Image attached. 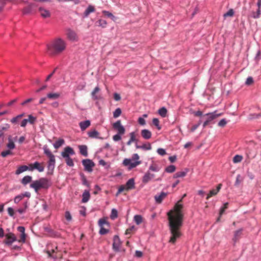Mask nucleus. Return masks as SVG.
Wrapping results in <instances>:
<instances>
[{
  "mask_svg": "<svg viewBox=\"0 0 261 261\" xmlns=\"http://www.w3.org/2000/svg\"><path fill=\"white\" fill-rule=\"evenodd\" d=\"M186 196V194H184L181 199L175 204L173 209L167 213L171 233L169 242L173 244L175 243L176 240L179 238L181 235L180 230L182 225L184 219L183 205L181 203L182 199Z\"/></svg>",
  "mask_w": 261,
  "mask_h": 261,
  "instance_id": "1",
  "label": "nucleus"
},
{
  "mask_svg": "<svg viewBox=\"0 0 261 261\" xmlns=\"http://www.w3.org/2000/svg\"><path fill=\"white\" fill-rule=\"evenodd\" d=\"M66 43L61 38H57L47 45V51L51 56H55L63 52L66 48Z\"/></svg>",
  "mask_w": 261,
  "mask_h": 261,
  "instance_id": "2",
  "label": "nucleus"
},
{
  "mask_svg": "<svg viewBox=\"0 0 261 261\" xmlns=\"http://www.w3.org/2000/svg\"><path fill=\"white\" fill-rule=\"evenodd\" d=\"M50 186L49 180L45 178H41L30 185V187L38 192L40 189H47Z\"/></svg>",
  "mask_w": 261,
  "mask_h": 261,
  "instance_id": "3",
  "label": "nucleus"
},
{
  "mask_svg": "<svg viewBox=\"0 0 261 261\" xmlns=\"http://www.w3.org/2000/svg\"><path fill=\"white\" fill-rule=\"evenodd\" d=\"M139 156L137 153H135L132 156V159H125L123 161V164L125 166H129V169H133L138 165H140L141 163L139 161Z\"/></svg>",
  "mask_w": 261,
  "mask_h": 261,
  "instance_id": "4",
  "label": "nucleus"
},
{
  "mask_svg": "<svg viewBox=\"0 0 261 261\" xmlns=\"http://www.w3.org/2000/svg\"><path fill=\"white\" fill-rule=\"evenodd\" d=\"M135 188V180L134 178L129 179L124 185H121L119 188L118 192L116 194V195L118 196L121 192L126 191H128L130 190L133 189Z\"/></svg>",
  "mask_w": 261,
  "mask_h": 261,
  "instance_id": "5",
  "label": "nucleus"
},
{
  "mask_svg": "<svg viewBox=\"0 0 261 261\" xmlns=\"http://www.w3.org/2000/svg\"><path fill=\"white\" fill-rule=\"evenodd\" d=\"M222 113H217L216 111L212 113H207L203 115V116H206V119L203 124V127H205L212 120L217 118V117L221 116Z\"/></svg>",
  "mask_w": 261,
  "mask_h": 261,
  "instance_id": "6",
  "label": "nucleus"
},
{
  "mask_svg": "<svg viewBox=\"0 0 261 261\" xmlns=\"http://www.w3.org/2000/svg\"><path fill=\"white\" fill-rule=\"evenodd\" d=\"M82 163L86 171L90 172L92 171V168L95 165L93 162L89 159H85L82 161Z\"/></svg>",
  "mask_w": 261,
  "mask_h": 261,
  "instance_id": "7",
  "label": "nucleus"
},
{
  "mask_svg": "<svg viewBox=\"0 0 261 261\" xmlns=\"http://www.w3.org/2000/svg\"><path fill=\"white\" fill-rule=\"evenodd\" d=\"M36 119V117H34L32 115H29L28 119H24L22 120L20 123V126L22 127H24L26 126L28 123L33 124L35 123Z\"/></svg>",
  "mask_w": 261,
  "mask_h": 261,
  "instance_id": "8",
  "label": "nucleus"
},
{
  "mask_svg": "<svg viewBox=\"0 0 261 261\" xmlns=\"http://www.w3.org/2000/svg\"><path fill=\"white\" fill-rule=\"evenodd\" d=\"M75 154L73 149L69 146H67L64 148L63 151L61 153V155L63 158L70 157V155H72Z\"/></svg>",
  "mask_w": 261,
  "mask_h": 261,
  "instance_id": "9",
  "label": "nucleus"
},
{
  "mask_svg": "<svg viewBox=\"0 0 261 261\" xmlns=\"http://www.w3.org/2000/svg\"><path fill=\"white\" fill-rule=\"evenodd\" d=\"M113 127L114 129L118 131V133L120 135H123L125 133V128L121 125V121L118 120L113 124Z\"/></svg>",
  "mask_w": 261,
  "mask_h": 261,
  "instance_id": "10",
  "label": "nucleus"
},
{
  "mask_svg": "<svg viewBox=\"0 0 261 261\" xmlns=\"http://www.w3.org/2000/svg\"><path fill=\"white\" fill-rule=\"evenodd\" d=\"M43 164V163L40 164L37 162H35L34 164H31L29 165V166L31 167L30 170L37 169L39 172H43L44 169Z\"/></svg>",
  "mask_w": 261,
  "mask_h": 261,
  "instance_id": "11",
  "label": "nucleus"
},
{
  "mask_svg": "<svg viewBox=\"0 0 261 261\" xmlns=\"http://www.w3.org/2000/svg\"><path fill=\"white\" fill-rule=\"evenodd\" d=\"M6 240L5 241V243L8 245H10L13 243L14 242L16 241V238L14 234L13 233L10 232L8 233H7L5 235Z\"/></svg>",
  "mask_w": 261,
  "mask_h": 261,
  "instance_id": "12",
  "label": "nucleus"
},
{
  "mask_svg": "<svg viewBox=\"0 0 261 261\" xmlns=\"http://www.w3.org/2000/svg\"><path fill=\"white\" fill-rule=\"evenodd\" d=\"M121 244V242L117 235L115 236L113 238V248L116 251H119V248Z\"/></svg>",
  "mask_w": 261,
  "mask_h": 261,
  "instance_id": "13",
  "label": "nucleus"
},
{
  "mask_svg": "<svg viewBox=\"0 0 261 261\" xmlns=\"http://www.w3.org/2000/svg\"><path fill=\"white\" fill-rule=\"evenodd\" d=\"M67 38L71 41H76L77 40V36L76 33L73 30L69 29L67 30L66 33Z\"/></svg>",
  "mask_w": 261,
  "mask_h": 261,
  "instance_id": "14",
  "label": "nucleus"
},
{
  "mask_svg": "<svg viewBox=\"0 0 261 261\" xmlns=\"http://www.w3.org/2000/svg\"><path fill=\"white\" fill-rule=\"evenodd\" d=\"M44 153L47 156L49 159L48 162H56L55 156L51 153L50 150L46 147L43 148Z\"/></svg>",
  "mask_w": 261,
  "mask_h": 261,
  "instance_id": "15",
  "label": "nucleus"
},
{
  "mask_svg": "<svg viewBox=\"0 0 261 261\" xmlns=\"http://www.w3.org/2000/svg\"><path fill=\"white\" fill-rule=\"evenodd\" d=\"M17 137H15L14 139L12 138V136H9L8 138V143L7 144V147L10 149L12 150L15 148V145L14 141L16 140Z\"/></svg>",
  "mask_w": 261,
  "mask_h": 261,
  "instance_id": "16",
  "label": "nucleus"
},
{
  "mask_svg": "<svg viewBox=\"0 0 261 261\" xmlns=\"http://www.w3.org/2000/svg\"><path fill=\"white\" fill-rule=\"evenodd\" d=\"M222 187V184H219L216 189H213L210 191V193L207 194L206 199H208L212 196H215L219 192Z\"/></svg>",
  "mask_w": 261,
  "mask_h": 261,
  "instance_id": "17",
  "label": "nucleus"
},
{
  "mask_svg": "<svg viewBox=\"0 0 261 261\" xmlns=\"http://www.w3.org/2000/svg\"><path fill=\"white\" fill-rule=\"evenodd\" d=\"M154 177V174H151L149 171H148L143 176L142 178V182L144 184H147Z\"/></svg>",
  "mask_w": 261,
  "mask_h": 261,
  "instance_id": "18",
  "label": "nucleus"
},
{
  "mask_svg": "<svg viewBox=\"0 0 261 261\" xmlns=\"http://www.w3.org/2000/svg\"><path fill=\"white\" fill-rule=\"evenodd\" d=\"M167 196V193L162 192L160 195H156L154 196L155 202L157 203H161L163 200Z\"/></svg>",
  "mask_w": 261,
  "mask_h": 261,
  "instance_id": "19",
  "label": "nucleus"
},
{
  "mask_svg": "<svg viewBox=\"0 0 261 261\" xmlns=\"http://www.w3.org/2000/svg\"><path fill=\"white\" fill-rule=\"evenodd\" d=\"M141 135L143 138L146 140H148L151 138L152 133L148 129H144L141 130Z\"/></svg>",
  "mask_w": 261,
  "mask_h": 261,
  "instance_id": "20",
  "label": "nucleus"
},
{
  "mask_svg": "<svg viewBox=\"0 0 261 261\" xmlns=\"http://www.w3.org/2000/svg\"><path fill=\"white\" fill-rule=\"evenodd\" d=\"M39 11L41 16L44 18H48L50 16V12L43 8H39Z\"/></svg>",
  "mask_w": 261,
  "mask_h": 261,
  "instance_id": "21",
  "label": "nucleus"
},
{
  "mask_svg": "<svg viewBox=\"0 0 261 261\" xmlns=\"http://www.w3.org/2000/svg\"><path fill=\"white\" fill-rule=\"evenodd\" d=\"M25 116V113H22L21 114H20L16 116L13 117L10 120V122L12 124H17L18 122L19 121V120Z\"/></svg>",
  "mask_w": 261,
  "mask_h": 261,
  "instance_id": "22",
  "label": "nucleus"
},
{
  "mask_svg": "<svg viewBox=\"0 0 261 261\" xmlns=\"http://www.w3.org/2000/svg\"><path fill=\"white\" fill-rule=\"evenodd\" d=\"M79 125L82 130H85L90 125V121L89 120L82 121L79 123Z\"/></svg>",
  "mask_w": 261,
  "mask_h": 261,
  "instance_id": "23",
  "label": "nucleus"
},
{
  "mask_svg": "<svg viewBox=\"0 0 261 261\" xmlns=\"http://www.w3.org/2000/svg\"><path fill=\"white\" fill-rule=\"evenodd\" d=\"M95 10L94 6L92 5H89L84 13V17H87L90 14V13L94 12Z\"/></svg>",
  "mask_w": 261,
  "mask_h": 261,
  "instance_id": "24",
  "label": "nucleus"
},
{
  "mask_svg": "<svg viewBox=\"0 0 261 261\" xmlns=\"http://www.w3.org/2000/svg\"><path fill=\"white\" fill-rule=\"evenodd\" d=\"M188 172V169H186L185 171L177 172L173 175V178H178L185 176Z\"/></svg>",
  "mask_w": 261,
  "mask_h": 261,
  "instance_id": "25",
  "label": "nucleus"
},
{
  "mask_svg": "<svg viewBox=\"0 0 261 261\" xmlns=\"http://www.w3.org/2000/svg\"><path fill=\"white\" fill-rule=\"evenodd\" d=\"M60 96L59 93H50L47 94V98L54 100L58 99Z\"/></svg>",
  "mask_w": 261,
  "mask_h": 261,
  "instance_id": "26",
  "label": "nucleus"
},
{
  "mask_svg": "<svg viewBox=\"0 0 261 261\" xmlns=\"http://www.w3.org/2000/svg\"><path fill=\"white\" fill-rule=\"evenodd\" d=\"M80 151L81 154L85 156L88 155L87 147L86 145H80L79 146Z\"/></svg>",
  "mask_w": 261,
  "mask_h": 261,
  "instance_id": "27",
  "label": "nucleus"
},
{
  "mask_svg": "<svg viewBox=\"0 0 261 261\" xmlns=\"http://www.w3.org/2000/svg\"><path fill=\"white\" fill-rule=\"evenodd\" d=\"M99 91H100L99 88L98 87H96L94 88V89L93 90V91L92 92L91 95H92V98L94 100H97V99H100V97L96 95V94L98 92H99Z\"/></svg>",
  "mask_w": 261,
  "mask_h": 261,
  "instance_id": "28",
  "label": "nucleus"
},
{
  "mask_svg": "<svg viewBox=\"0 0 261 261\" xmlns=\"http://www.w3.org/2000/svg\"><path fill=\"white\" fill-rule=\"evenodd\" d=\"M242 233V229H240L238 230H236L234 232V237L233 238V240L234 242H236L239 239L241 238Z\"/></svg>",
  "mask_w": 261,
  "mask_h": 261,
  "instance_id": "29",
  "label": "nucleus"
},
{
  "mask_svg": "<svg viewBox=\"0 0 261 261\" xmlns=\"http://www.w3.org/2000/svg\"><path fill=\"white\" fill-rule=\"evenodd\" d=\"M29 169V167L26 165H23L19 167L16 170L15 173L16 174H19Z\"/></svg>",
  "mask_w": 261,
  "mask_h": 261,
  "instance_id": "30",
  "label": "nucleus"
},
{
  "mask_svg": "<svg viewBox=\"0 0 261 261\" xmlns=\"http://www.w3.org/2000/svg\"><path fill=\"white\" fill-rule=\"evenodd\" d=\"M257 5L258 7L257 10V15H254L253 18H257L259 17L260 13H261V10H260V7H261V0H258L257 2Z\"/></svg>",
  "mask_w": 261,
  "mask_h": 261,
  "instance_id": "31",
  "label": "nucleus"
},
{
  "mask_svg": "<svg viewBox=\"0 0 261 261\" xmlns=\"http://www.w3.org/2000/svg\"><path fill=\"white\" fill-rule=\"evenodd\" d=\"M90 198V193L89 191H85L83 194L82 202L84 203L87 202Z\"/></svg>",
  "mask_w": 261,
  "mask_h": 261,
  "instance_id": "32",
  "label": "nucleus"
},
{
  "mask_svg": "<svg viewBox=\"0 0 261 261\" xmlns=\"http://www.w3.org/2000/svg\"><path fill=\"white\" fill-rule=\"evenodd\" d=\"M32 177L31 176H25L23 177V178L21 180V183L24 185H26L27 184H29L32 181Z\"/></svg>",
  "mask_w": 261,
  "mask_h": 261,
  "instance_id": "33",
  "label": "nucleus"
},
{
  "mask_svg": "<svg viewBox=\"0 0 261 261\" xmlns=\"http://www.w3.org/2000/svg\"><path fill=\"white\" fill-rule=\"evenodd\" d=\"M65 141L62 139H60L54 144V146L56 149L59 148L61 147L64 143Z\"/></svg>",
  "mask_w": 261,
  "mask_h": 261,
  "instance_id": "34",
  "label": "nucleus"
},
{
  "mask_svg": "<svg viewBox=\"0 0 261 261\" xmlns=\"http://www.w3.org/2000/svg\"><path fill=\"white\" fill-rule=\"evenodd\" d=\"M96 23L98 26L102 28H106L107 25V21L103 19H99Z\"/></svg>",
  "mask_w": 261,
  "mask_h": 261,
  "instance_id": "35",
  "label": "nucleus"
},
{
  "mask_svg": "<svg viewBox=\"0 0 261 261\" xmlns=\"http://www.w3.org/2000/svg\"><path fill=\"white\" fill-rule=\"evenodd\" d=\"M102 13L105 16H107V17L110 18L113 21H114L116 19V17L113 15V14L112 13H111L108 11L103 10L102 11Z\"/></svg>",
  "mask_w": 261,
  "mask_h": 261,
  "instance_id": "36",
  "label": "nucleus"
},
{
  "mask_svg": "<svg viewBox=\"0 0 261 261\" xmlns=\"http://www.w3.org/2000/svg\"><path fill=\"white\" fill-rule=\"evenodd\" d=\"M134 221L137 225H139L142 222L143 218L141 215H135L134 216Z\"/></svg>",
  "mask_w": 261,
  "mask_h": 261,
  "instance_id": "37",
  "label": "nucleus"
},
{
  "mask_svg": "<svg viewBox=\"0 0 261 261\" xmlns=\"http://www.w3.org/2000/svg\"><path fill=\"white\" fill-rule=\"evenodd\" d=\"M167 110L165 107H162L159 110V114L162 117H165L166 116Z\"/></svg>",
  "mask_w": 261,
  "mask_h": 261,
  "instance_id": "38",
  "label": "nucleus"
},
{
  "mask_svg": "<svg viewBox=\"0 0 261 261\" xmlns=\"http://www.w3.org/2000/svg\"><path fill=\"white\" fill-rule=\"evenodd\" d=\"M136 134L135 132H131L129 134L130 139L129 140L132 142H136L137 143L138 141V140L136 138Z\"/></svg>",
  "mask_w": 261,
  "mask_h": 261,
  "instance_id": "39",
  "label": "nucleus"
},
{
  "mask_svg": "<svg viewBox=\"0 0 261 261\" xmlns=\"http://www.w3.org/2000/svg\"><path fill=\"white\" fill-rule=\"evenodd\" d=\"M89 137L90 138H98L99 133L97 131L94 130L88 132Z\"/></svg>",
  "mask_w": 261,
  "mask_h": 261,
  "instance_id": "40",
  "label": "nucleus"
},
{
  "mask_svg": "<svg viewBox=\"0 0 261 261\" xmlns=\"http://www.w3.org/2000/svg\"><path fill=\"white\" fill-rule=\"evenodd\" d=\"M33 6H34L33 4H30L28 6H27L23 9V13L24 14H28V13H31L32 11V9Z\"/></svg>",
  "mask_w": 261,
  "mask_h": 261,
  "instance_id": "41",
  "label": "nucleus"
},
{
  "mask_svg": "<svg viewBox=\"0 0 261 261\" xmlns=\"http://www.w3.org/2000/svg\"><path fill=\"white\" fill-rule=\"evenodd\" d=\"M117 217H118L117 211L116 209H115V208L112 209V211H111V215H110V218L112 220H114L116 218H117Z\"/></svg>",
  "mask_w": 261,
  "mask_h": 261,
  "instance_id": "42",
  "label": "nucleus"
},
{
  "mask_svg": "<svg viewBox=\"0 0 261 261\" xmlns=\"http://www.w3.org/2000/svg\"><path fill=\"white\" fill-rule=\"evenodd\" d=\"M10 125L8 123H6L3 126H0V133H3V132L8 130L10 128Z\"/></svg>",
  "mask_w": 261,
  "mask_h": 261,
  "instance_id": "43",
  "label": "nucleus"
},
{
  "mask_svg": "<svg viewBox=\"0 0 261 261\" xmlns=\"http://www.w3.org/2000/svg\"><path fill=\"white\" fill-rule=\"evenodd\" d=\"M64 159L65 160V162L68 166L70 167H73L74 166L73 160L70 157L65 158Z\"/></svg>",
  "mask_w": 261,
  "mask_h": 261,
  "instance_id": "44",
  "label": "nucleus"
},
{
  "mask_svg": "<svg viewBox=\"0 0 261 261\" xmlns=\"http://www.w3.org/2000/svg\"><path fill=\"white\" fill-rule=\"evenodd\" d=\"M176 169L175 166L174 165H170L166 167L165 171L168 173H172L175 171Z\"/></svg>",
  "mask_w": 261,
  "mask_h": 261,
  "instance_id": "45",
  "label": "nucleus"
},
{
  "mask_svg": "<svg viewBox=\"0 0 261 261\" xmlns=\"http://www.w3.org/2000/svg\"><path fill=\"white\" fill-rule=\"evenodd\" d=\"M234 15V11L232 9H229L227 12L225 13L223 15V17L226 18L227 17H232Z\"/></svg>",
  "mask_w": 261,
  "mask_h": 261,
  "instance_id": "46",
  "label": "nucleus"
},
{
  "mask_svg": "<svg viewBox=\"0 0 261 261\" xmlns=\"http://www.w3.org/2000/svg\"><path fill=\"white\" fill-rule=\"evenodd\" d=\"M243 159V157L240 155H236L233 158V162L234 163H237L241 162Z\"/></svg>",
  "mask_w": 261,
  "mask_h": 261,
  "instance_id": "47",
  "label": "nucleus"
},
{
  "mask_svg": "<svg viewBox=\"0 0 261 261\" xmlns=\"http://www.w3.org/2000/svg\"><path fill=\"white\" fill-rule=\"evenodd\" d=\"M149 170L152 171L158 172L159 171L160 168L159 167L154 164H152L149 167Z\"/></svg>",
  "mask_w": 261,
  "mask_h": 261,
  "instance_id": "48",
  "label": "nucleus"
},
{
  "mask_svg": "<svg viewBox=\"0 0 261 261\" xmlns=\"http://www.w3.org/2000/svg\"><path fill=\"white\" fill-rule=\"evenodd\" d=\"M121 114V110L120 108H117L113 113V117L114 118L118 117Z\"/></svg>",
  "mask_w": 261,
  "mask_h": 261,
  "instance_id": "49",
  "label": "nucleus"
},
{
  "mask_svg": "<svg viewBox=\"0 0 261 261\" xmlns=\"http://www.w3.org/2000/svg\"><path fill=\"white\" fill-rule=\"evenodd\" d=\"M141 149L146 150H151V144L149 143L147 144H144L141 145Z\"/></svg>",
  "mask_w": 261,
  "mask_h": 261,
  "instance_id": "50",
  "label": "nucleus"
},
{
  "mask_svg": "<svg viewBox=\"0 0 261 261\" xmlns=\"http://www.w3.org/2000/svg\"><path fill=\"white\" fill-rule=\"evenodd\" d=\"M23 198V196H22L21 194H20L19 195H17L14 198V202L15 203H18Z\"/></svg>",
  "mask_w": 261,
  "mask_h": 261,
  "instance_id": "51",
  "label": "nucleus"
},
{
  "mask_svg": "<svg viewBox=\"0 0 261 261\" xmlns=\"http://www.w3.org/2000/svg\"><path fill=\"white\" fill-rule=\"evenodd\" d=\"M65 217L68 221H70L72 220V216L69 211L65 212Z\"/></svg>",
  "mask_w": 261,
  "mask_h": 261,
  "instance_id": "52",
  "label": "nucleus"
},
{
  "mask_svg": "<svg viewBox=\"0 0 261 261\" xmlns=\"http://www.w3.org/2000/svg\"><path fill=\"white\" fill-rule=\"evenodd\" d=\"M152 123L153 124V125L157 127L158 129L160 130L161 129V127L159 125V121L158 119L153 118L152 120Z\"/></svg>",
  "mask_w": 261,
  "mask_h": 261,
  "instance_id": "53",
  "label": "nucleus"
},
{
  "mask_svg": "<svg viewBox=\"0 0 261 261\" xmlns=\"http://www.w3.org/2000/svg\"><path fill=\"white\" fill-rule=\"evenodd\" d=\"M228 203L226 202L224 204L223 206L221 208L220 211V215H222L225 212V210L228 207Z\"/></svg>",
  "mask_w": 261,
  "mask_h": 261,
  "instance_id": "54",
  "label": "nucleus"
},
{
  "mask_svg": "<svg viewBox=\"0 0 261 261\" xmlns=\"http://www.w3.org/2000/svg\"><path fill=\"white\" fill-rule=\"evenodd\" d=\"M98 224L100 227H103L104 224H107L108 222L105 219H100L98 221Z\"/></svg>",
  "mask_w": 261,
  "mask_h": 261,
  "instance_id": "55",
  "label": "nucleus"
},
{
  "mask_svg": "<svg viewBox=\"0 0 261 261\" xmlns=\"http://www.w3.org/2000/svg\"><path fill=\"white\" fill-rule=\"evenodd\" d=\"M12 152L10 150H7L1 152V155L5 158L8 155L11 154Z\"/></svg>",
  "mask_w": 261,
  "mask_h": 261,
  "instance_id": "56",
  "label": "nucleus"
},
{
  "mask_svg": "<svg viewBox=\"0 0 261 261\" xmlns=\"http://www.w3.org/2000/svg\"><path fill=\"white\" fill-rule=\"evenodd\" d=\"M227 124V121L225 119H221L218 123V126L220 127H224Z\"/></svg>",
  "mask_w": 261,
  "mask_h": 261,
  "instance_id": "57",
  "label": "nucleus"
},
{
  "mask_svg": "<svg viewBox=\"0 0 261 261\" xmlns=\"http://www.w3.org/2000/svg\"><path fill=\"white\" fill-rule=\"evenodd\" d=\"M55 165V162H48V169L49 170H53Z\"/></svg>",
  "mask_w": 261,
  "mask_h": 261,
  "instance_id": "58",
  "label": "nucleus"
},
{
  "mask_svg": "<svg viewBox=\"0 0 261 261\" xmlns=\"http://www.w3.org/2000/svg\"><path fill=\"white\" fill-rule=\"evenodd\" d=\"M134 229H135L134 226H132L130 227L127 228L125 231V234L126 235L131 234L133 232V231H134Z\"/></svg>",
  "mask_w": 261,
  "mask_h": 261,
  "instance_id": "59",
  "label": "nucleus"
},
{
  "mask_svg": "<svg viewBox=\"0 0 261 261\" xmlns=\"http://www.w3.org/2000/svg\"><path fill=\"white\" fill-rule=\"evenodd\" d=\"M82 182H83V184L87 186V187H89V182H88L87 180L86 179V177L83 175L82 176Z\"/></svg>",
  "mask_w": 261,
  "mask_h": 261,
  "instance_id": "60",
  "label": "nucleus"
},
{
  "mask_svg": "<svg viewBox=\"0 0 261 261\" xmlns=\"http://www.w3.org/2000/svg\"><path fill=\"white\" fill-rule=\"evenodd\" d=\"M201 123V121L200 120L197 124L194 125L191 128V132H194L198 127L200 125Z\"/></svg>",
  "mask_w": 261,
  "mask_h": 261,
  "instance_id": "61",
  "label": "nucleus"
},
{
  "mask_svg": "<svg viewBox=\"0 0 261 261\" xmlns=\"http://www.w3.org/2000/svg\"><path fill=\"white\" fill-rule=\"evenodd\" d=\"M253 83V80L252 77H248L246 81V84L247 85H250Z\"/></svg>",
  "mask_w": 261,
  "mask_h": 261,
  "instance_id": "62",
  "label": "nucleus"
},
{
  "mask_svg": "<svg viewBox=\"0 0 261 261\" xmlns=\"http://www.w3.org/2000/svg\"><path fill=\"white\" fill-rule=\"evenodd\" d=\"M157 152L161 155H164L166 153L165 150L163 148H159Z\"/></svg>",
  "mask_w": 261,
  "mask_h": 261,
  "instance_id": "63",
  "label": "nucleus"
},
{
  "mask_svg": "<svg viewBox=\"0 0 261 261\" xmlns=\"http://www.w3.org/2000/svg\"><path fill=\"white\" fill-rule=\"evenodd\" d=\"M108 232V230L105 228L103 227H100V229L99 230V233L100 234H105Z\"/></svg>",
  "mask_w": 261,
  "mask_h": 261,
  "instance_id": "64",
  "label": "nucleus"
}]
</instances>
